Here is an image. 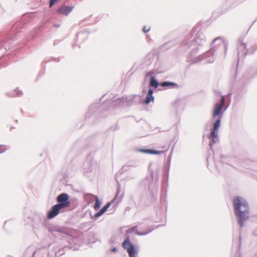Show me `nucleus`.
<instances>
[{"instance_id":"nucleus-1","label":"nucleus","mask_w":257,"mask_h":257,"mask_svg":"<svg viewBox=\"0 0 257 257\" xmlns=\"http://www.w3.org/2000/svg\"><path fill=\"white\" fill-rule=\"evenodd\" d=\"M212 44L214 47L210 49L205 53L196 56L197 52L198 51V48H190L191 51L187 56V61L193 64L199 63L202 60H204L205 63H212L215 59L214 54L215 51H217L218 49H222L225 54L227 49V43L223 40L222 37H218L214 39Z\"/></svg>"},{"instance_id":"nucleus-2","label":"nucleus","mask_w":257,"mask_h":257,"mask_svg":"<svg viewBox=\"0 0 257 257\" xmlns=\"http://www.w3.org/2000/svg\"><path fill=\"white\" fill-rule=\"evenodd\" d=\"M233 206L238 223L241 227H242L249 216L248 203L244 198L236 197L233 199Z\"/></svg>"},{"instance_id":"nucleus-3","label":"nucleus","mask_w":257,"mask_h":257,"mask_svg":"<svg viewBox=\"0 0 257 257\" xmlns=\"http://www.w3.org/2000/svg\"><path fill=\"white\" fill-rule=\"evenodd\" d=\"M138 226H135L126 231L125 233V239L122 243V246L128 253L130 257H138V248L135 247L134 244L130 242V234L135 232L138 235H145L151 232L153 229L149 231L140 233L137 231Z\"/></svg>"},{"instance_id":"nucleus-4","label":"nucleus","mask_w":257,"mask_h":257,"mask_svg":"<svg viewBox=\"0 0 257 257\" xmlns=\"http://www.w3.org/2000/svg\"><path fill=\"white\" fill-rule=\"evenodd\" d=\"M206 42V39L203 32L198 31L195 35L194 40L190 41L186 44L185 47L187 48H198L204 46Z\"/></svg>"},{"instance_id":"nucleus-5","label":"nucleus","mask_w":257,"mask_h":257,"mask_svg":"<svg viewBox=\"0 0 257 257\" xmlns=\"http://www.w3.org/2000/svg\"><path fill=\"white\" fill-rule=\"evenodd\" d=\"M121 191V188L120 185H119L117 188V191L116 192L115 197L111 200V201L107 202L102 208L98 212L96 213L93 216L92 218L94 219H96L102 214L104 213V212L108 209V208L110 206V205L115 202L118 197L119 194H120Z\"/></svg>"},{"instance_id":"nucleus-6","label":"nucleus","mask_w":257,"mask_h":257,"mask_svg":"<svg viewBox=\"0 0 257 257\" xmlns=\"http://www.w3.org/2000/svg\"><path fill=\"white\" fill-rule=\"evenodd\" d=\"M221 125V120L220 119H218L213 124V130L211 132V134L209 137V138H212L211 142H210V147L218 141V130Z\"/></svg>"},{"instance_id":"nucleus-7","label":"nucleus","mask_w":257,"mask_h":257,"mask_svg":"<svg viewBox=\"0 0 257 257\" xmlns=\"http://www.w3.org/2000/svg\"><path fill=\"white\" fill-rule=\"evenodd\" d=\"M57 201L58 202L57 204L62 209L68 207L70 205L69 195L66 193H62L58 195L57 198Z\"/></svg>"},{"instance_id":"nucleus-8","label":"nucleus","mask_w":257,"mask_h":257,"mask_svg":"<svg viewBox=\"0 0 257 257\" xmlns=\"http://www.w3.org/2000/svg\"><path fill=\"white\" fill-rule=\"evenodd\" d=\"M224 100L225 99L224 96H222L220 100V103H216L215 104L214 109L212 114L213 117H214L220 114L221 111L222 109L223 105L224 103Z\"/></svg>"},{"instance_id":"nucleus-9","label":"nucleus","mask_w":257,"mask_h":257,"mask_svg":"<svg viewBox=\"0 0 257 257\" xmlns=\"http://www.w3.org/2000/svg\"><path fill=\"white\" fill-rule=\"evenodd\" d=\"M62 208H61L59 205L56 204L54 205L52 208L48 212L47 217L49 219H52L56 216L59 213L60 210Z\"/></svg>"},{"instance_id":"nucleus-10","label":"nucleus","mask_w":257,"mask_h":257,"mask_svg":"<svg viewBox=\"0 0 257 257\" xmlns=\"http://www.w3.org/2000/svg\"><path fill=\"white\" fill-rule=\"evenodd\" d=\"M89 198H91L92 201L95 200V204L94 206L95 210H96L99 209L101 205V202H100L98 197L91 194H87L84 195L85 200H88Z\"/></svg>"},{"instance_id":"nucleus-11","label":"nucleus","mask_w":257,"mask_h":257,"mask_svg":"<svg viewBox=\"0 0 257 257\" xmlns=\"http://www.w3.org/2000/svg\"><path fill=\"white\" fill-rule=\"evenodd\" d=\"M247 54L246 44L240 41L238 48V56L239 57H244Z\"/></svg>"},{"instance_id":"nucleus-12","label":"nucleus","mask_w":257,"mask_h":257,"mask_svg":"<svg viewBox=\"0 0 257 257\" xmlns=\"http://www.w3.org/2000/svg\"><path fill=\"white\" fill-rule=\"evenodd\" d=\"M73 9V7L62 6L58 9V12L67 16L72 11Z\"/></svg>"},{"instance_id":"nucleus-13","label":"nucleus","mask_w":257,"mask_h":257,"mask_svg":"<svg viewBox=\"0 0 257 257\" xmlns=\"http://www.w3.org/2000/svg\"><path fill=\"white\" fill-rule=\"evenodd\" d=\"M153 90L151 88H150L148 92L147 96L146 97V100L145 101L146 104H148L151 101H154V97L153 96Z\"/></svg>"},{"instance_id":"nucleus-14","label":"nucleus","mask_w":257,"mask_h":257,"mask_svg":"<svg viewBox=\"0 0 257 257\" xmlns=\"http://www.w3.org/2000/svg\"><path fill=\"white\" fill-rule=\"evenodd\" d=\"M160 85L162 87L168 88H175L178 86L177 83L169 81H165L161 82L160 83Z\"/></svg>"},{"instance_id":"nucleus-15","label":"nucleus","mask_w":257,"mask_h":257,"mask_svg":"<svg viewBox=\"0 0 257 257\" xmlns=\"http://www.w3.org/2000/svg\"><path fill=\"white\" fill-rule=\"evenodd\" d=\"M23 94L21 90H18L17 89L14 90L13 92L8 93V95L11 97L20 96Z\"/></svg>"},{"instance_id":"nucleus-16","label":"nucleus","mask_w":257,"mask_h":257,"mask_svg":"<svg viewBox=\"0 0 257 257\" xmlns=\"http://www.w3.org/2000/svg\"><path fill=\"white\" fill-rule=\"evenodd\" d=\"M139 151L143 153L150 154H159V152L157 151L150 150V149H139Z\"/></svg>"},{"instance_id":"nucleus-17","label":"nucleus","mask_w":257,"mask_h":257,"mask_svg":"<svg viewBox=\"0 0 257 257\" xmlns=\"http://www.w3.org/2000/svg\"><path fill=\"white\" fill-rule=\"evenodd\" d=\"M150 85L151 86H153L155 88H157L159 85L158 81L153 76L151 77V78Z\"/></svg>"},{"instance_id":"nucleus-18","label":"nucleus","mask_w":257,"mask_h":257,"mask_svg":"<svg viewBox=\"0 0 257 257\" xmlns=\"http://www.w3.org/2000/svg\"><path fill=\"white\" fill-rule=\"evenodd\" d=\"M58 0H50V7H52Z\"/></svg>"},{"instance_id":"nucleus-19","label":"nucleus","mask_w":257,"mask_h":257,"mask_svg":"<svg viewBox=\"0 0 257 257\" xmlns=\"http://www.w3.org/2000/svg\"><path fill=\"white\" fill-rule=\"evenodd\" d=\"M150 30V29H147V27L146 26H144L143 29V31L144 33H147L149 32Z\"/></svg>"},{"instance_id":"nucleus-20","label":"nucleus","mask_w":257,"mask_h":257,"mask_svg":"<svg viewBox=\"0 0 257 257\" xmlns=\"http://www.w3.org/2000/svg\"><path fill=\"white\" fill-rule=\"evenodd\" d=\"M85 201H87L88 203H90L91 202L93 201L92 200V199L91 198H89L88 200Z\"/></svg>"},{"instance_id":"nucleus-21","label":"nucleus","mask_w":257,"mask_h":257,"mask_svg":"<svg viewBox=\"0 0 257 257\" xmlns=\"http://www.w3.org/2000/svg\"><path fill=\"white\" fill-rule=\"evenodd\" d=\"M111 251H113V252H115L116 251V247H113L111 249Z\"/></svg>"},{"instance_id":"nucleus-22","label":"nucleus","mask_w":257,"mask_h":257,"mask_svg":"<svg viewBox=\"0 0 257 257\" xmlns=\"http://www.w3.org/2000/svg\"><path fill=\"white\" fill-rule=\"evenodd\" d=\"M6 149H2V150L0 151V154L2 153H4V152L6 151Z\"/></svg>"},{"instance_id":"nucleus-23","label":"nucleus","mask_w":257,"mask_h":257,"mask_svg":"<svg viewBox=\"0 0 257 257\" xmlns=\"http://www.w3.org/2000/svg\"><path fill=\"white\" fill-rule=\"evenodd\" d=\"M3 149H6V148L4 147V146H0V151Z\"/></svg>"},{"instance_id":"nucleus-24","label":"nucleus","mask_w":257,"mask_h":257,"mask_svg":"<svg viewBox=\"0 0 257 257\" xmlns=\"http://www.w3.org/2000/svg\"><path fill=\"white\" fill-rule=\"evenodd\" d=\"M121 199H119V200L116 202V204H117L118 203H119V202L120 201Z\"/></svg>"},{"instance_id":"nucleus-25","label":"nucleus","mask_w":257,"mask_h":257,"mask_svg":"<svg viewBox=\"0 0 257 257\" xmlns=\"http://www.w3.org/2000/svg\"><path fill=\"white\" fill-rule=\"evenodd\" d=\"M35 252H36V251H35L34 252V253H33V257H34V255H35Z\"/></svg>"},{"instance_id":"nucleus-26","label":"nucleus","mask_w":257,"mask_h":257,"mask_svg":"<svg viewBox=\"0 0 257 257\" xmlns=\"http://www.w3.org/2000/svg\"><path fill=\"white\" fill-rule=\"evenodd\" d=\"M117 101H121V99H117Z\"/></svg>"},{"instance_id":"nucleus-27","label":"nucleus","mask_w":257,"mask_h":257,"mask_svg":"<svg viewBox=\"0 0 257 257\" xmlns=\"http://www.w3.org/2000/svg\"><path fill=\"white\" fill-rule=\"evenodd\" d=\"M82 34V33H79V34H78V35H81V34Z\"/></svg>"},{"instance_id":"nucleus-28","label":"nucleus","mask_w":257,"mask_h":257,"mask_svg":"<svg viewBox=\"0 0 257 257\" xmlns=\"http://www.w3.org/2000/svg\"><path fill=\"white\" fill-rule=\"evenodd\" d=\"M74 240H77V238H74Z\"/></svg>"}]
</instances>
